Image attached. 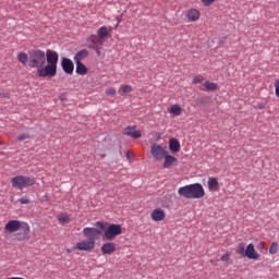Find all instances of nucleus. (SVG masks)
Masks as SVG:
<instances>
[{"label": "nucleus", "instance_id": "nucleus-13", "mask_svg": "<svg viewBox=\"0 0 279 279\" xmlns=\"http://www.w3.org/2000/svg\"><path fill=\"white\" fill-rule=\"evenodd\" d=\"M167 214L162 208H156L150 213V219L153 221H165Z\"/></svg>", "mask_w": 279, "mask_h": 279}, {"label": "nucleus", "instance_id": "nucleus-1", "mask_svg": "<svg viewBox=\"0 0 279 279\" xmlns=\"http://www.w3.org/2000/svg\"><path fill=\"white\" fill-rule=\"evenodd\" d=\"M60 57L57 51L51 49L46 50L47 65L44 70H39V77H56L58 74V61Z\"/></svg>", "mask_w": 279, "mask_h": 279}, {"label": "nucleus", "instance_id": "nucleus-8", "mask_svg": "<svg viewBox=\"0 0 279 279\" xmlns=\"http://www.w3.org/2000/svg\"><path fill=\"white\" fill-rule=\"evenodd\" d=\"M150 154L153 158H155V160H163L168 153H167V148L158 144H153L150 146Z\"/></svg>", "mask_w": 279, "mask_h": 279}, {"label": "nucleus", "instance_id": "nucleus-19", "mask_svg": "<svg viewBox=\"0 0 279 279\" xmlns=\"http://www.w3.org/2000/svg\"><path fill=\"white\" fill-rule=\"evenodd\" d=\"M89 41L93 43L94 46L90 47V49H95L97 53H99V50L95 47V45L101 46L104 45V39L99 37L98 35H90Z\"/></svg>", "mask_w": 279, "mask_h": 279}, {"label": "nucleus", "instance_id": "nucleus-33", "mask_svg": "<svg viewBox=\"0 0 279 279\" xmlns=\"http://www.w3.org/2000/svg\"><path fill=\"white\" fill-rule=\"evenodd\" d=\"M230 256H232V254L228 252L220 257V260H222V263H230Z\"/></svg>", "mask_w": 279, "mask_h": 279}, {"label": "nucleus", "instance_id": "nucleus-36", "mask_svg": "<svg viewBox=\"0 0 279 279\" xmlns=\"http://www.w3.org/2000/svg\"><path fill=\"white\" fill-rule=\"evenodd\" d=\"M275 95L279 98V78L275 81Z\"/></svg>", "mask_w": 279, "mask_h": 279}, {"label": "nucleus", "instance_id": "nucleus-15", "mask_svg": "<svg viewBox=\"0 0 279 279\" xmlns=\"http://www.w3.org/2000/svg\"><path fill=\"white\" fill-rule=\"evenodd\" d=\"M163 169H171V167H178V158L167 154L165 157Z\"/></svg>", "mask_w": 279, "mask_h": 279}, {"label": "nucleus", "instance_id": "nucleus-22", "mask_svg": "<svg viewBox=\"0 0 279 279\" xmlns=\"http://www.w3.org/2000/svg\"><path fill=\"white\" fill-rule=\"evenodd\" d=\"M76 73L77 75H86L88 73V68L82 62H76Z\"/></svg>", "mask_w": 279, "mask_h": 279}, {"label": "nucleus", "instance_id": "nucleus-10", "mask_svg": "<svg viewBox=\"0 0 279 279\" xmlns=\"http://www.w3.org/2000/svg\"><path fill=\"white\" fill-rule=\"evenodd\" d=\"M23 226V222L20 220H10L5 227L4 230L5 232H10V234H14V232H19Z\"/></svg>", "mask_w": 279, "mask_h": 279}, {"label": "nucleus", "instance_id": "nucleus-39", "mask_svg": "<svg viewBox=\"0 0 279 279\" xmlns=\"http://www.w3.org/2000/svg\"><path fill=\"white\" fill-rule=\"evenodd\" d=\"M210 263H211V265H215V262H214V259H210Z\"/></svg>", "mask_w": 279, "mask_h": 279}, {"label": "nucleus", "instance_id": "nucleus-37", "mask_svg": "<svg viewBox=\"0 0 279 279\" xmlns=\"http://www.w3.org/2000/svg\"><path fill=\"white\" fill-rule=\"evenodd\" d=\"M29 138V134L24 133L17 137V141H27Z\"/></svg>", "mask_w": 279, "mask_h": 279}, {"label": "nucleus", "instance_id": "nucleus-26", "mask_svg": "<svg viewBox=\"0 0 279 279\" xmlns=\"http://www.w3.org/2000/svg\"><path fill=\"white\" fill-rule=\"evenodd\" d=\"M204 87H205V90H219V85L210 81L205 82Z\"/></svg>", "mask_w": 279, "mask_h": 279}, {"label": "nucleus", "instance_id": "nucleus-24", "mask_svg": "<svg viewBox=\"0 0 279 279\" xmlns=\"http://www.w3.org/2000/svg\"><path fill=\"white\" fill-rule=\"evenodd\" d=\"M108 34H110V29H108L107 26H101L97 31V36L104 40V38H107Z\"/></svg>", "mask_w": 279, "mask_h": 279}, {"label": "nucleus", "instance_id": "nucleus-29", "mask_svg": "<svg viewBox=\"0 0 279 279\" xmlns=\"http://www.w3.org/2000/svg\"><path fill=\"white\" fill-rule=\"evenodd\" d=\"M236 253L241 256H245V243H240L238 245Z\"/></svg>", "mask_w": 279, "mask_h": 279}, {"label": "nucleus", "instance_id": "nucleus-34", "mask_svg": "<svg viewBox=\"0 0 279 279\" xmlns=\"http://www.w3.org/2000/svg\"><path fill=\"white\" fill-rule=\"evenodd\" d=\"M203 5H205V8H208L210 5H213V3H215V1L217 0H201Z\"/></svg>", "mask_w": 279, "mask_h": 279}, {"label": "nucleus", "instance_id": "nucleus-4", "mask_svg": "<svg viewBox=\"0 0 279 279\" xmlns=\"http://www.w3.org/2000/svg\"><path fill=\"white\" fill-rule=\"evenodd\" d=\"M95 227L96 228L87 227L83 229V235L85 236V239H87V241H92L94 245L95 242L100 239L104 230H106V225H104V222L101 221H97L95 223Z\"/></svg>", "mask_w": 279, "mask_h": 279}, {"label": "nucleus", "instance_id": "nucleus-23", "mask_svg": "<svg viewBox=\"0 0 279 279\" xmlns=\"http://www.w3.org/2000/svg\"><path fill=\"white\" fill-rule=\"evenodd\" d=\"M168 112L174 114V117H180V114H182V107H180V105H172Z\"/></svg>", "mask_w": 279, "mask_h": 279}, {"label": "nucleus", "instance_id": "nucleus-17", "mask_svg": "<svg viewBox=\"0 0 279 279\" xmlns=\"http://www.w3.org/2000/svg\"><path fill=\"white\" fill-rule=\"evenodd\" d=\"M207 186H208V191H210L211 193H215L219 191V181L217 180V178L211 177L207 181Z\"/></svg>", "mask_w": 279, "mask_h": 279}, {"label": "nucleus", "instance_id": "nucleus-9", "mask_svg": "<svg viewBox=\"0 0 279 279\" xmlns=\"http://www.w3.org/2000/svg\"><path fill=\"white\" fill-rule=\"evenodd\" d=\"M74 250H77L78 252H92L95 250V244L90 240H83L75 244Z\"/></svg>", "mask_w": 279, "mask_h": 279}, {"label": "nucleus", "instance_id": "nucleus-14", "mask_svg": "<svg viewBox=\"0 0 279 279\" xmlns=\"http://www.w3.org/2000/svg\"><path fill=\"white\" fill-rule=\"evenodd\" d=\"M185 16L190 23H195V21H199L202 13L197 9H190L187 10Z\"/></svg>", "mask_w": 279, "mask_h": 279}, {"label": "nucleus", "instance_id": "nucleus-12", "mask_svg": "<svg viewBox=\"0 0 279 279\" xmlns=\"http://www.w3.org/2000/svg\"><path fill=\"white\" fill-rule=\"evenodd\" d=\"M244 256H246V258H250L251 260H258L260 258V255L258 254V252H256V248L252 243L246 246Z\"/></svg>", "mask_w": 279, "mask_h": 279}, {"label": "nucleus", "instance_id": "nucleus-21", "mask_svg": "<svg viewBox=\"0 0 279 279\" xmlns=\"http://www.w3.org/2000/svg\"><path fill=\"white\" fill-rule=\"evenodd\" d=\"M169 149L170 151H174V153L180 151V142L177 138H171L169 141Z\"/></svg>", "mask_w": 279, "mask_h": 279}, {"label": "nucleus", "instance_id": "nucleus-11", "mask_svg": "<svg viewBox=\"0 0 279 279\" xmlns=\"http://www.w3.org/2000/svg\"><path fill=\"white\" fill-rule=\"evenodd\" d=\"M61 66L68 75H73V71L75 70V64H73V61L69 58H63L61 60Z\"/></svg>", "mask_w": 279, "mask_h": 279}, {"label": "nucleus", "instance_id": "nucleus-35", "mask_svg": "<svg viewBox=\"0 0 279 279\" xmlns=\"http://www.w3.org/2000/svg\"><path fill=\"white\" fill-rule=\"evenodd\" d=\"M126 159L129 160V162H134V153L128 150L126 151Z\"/></svg>", "mask_w": 279, "mask_h": 279}, {"label": "nucleus", "instance_id": "nucleus-32", "mask_svg": "<svg viewBox=\"0 0 279 279\" xmlns=\"http://www.w3.org/2000/svg\"><path fill=\"white\" fill-rule=\"evenodd\" d=\"M106 95H109L110 97H114L117 95V89L114 87H109L106 89Z\"/></svg>", "mask_w": 279, "mask_h": 279}, {"label": "nucleus", "instance_id": "nucleus-30", "mask_svg": "<svg viewBox=\"0 0 279 279\" xmlns=\"http://www.w3.org/2000/svg\"><path fill=\"white\" fill-rule=\"evenodd\" d=\"M269 254L274 255V254H278V243L272 242L269 248Z\"/></svg>", "mask_w": 279, "mask_h": 279}, {"label": "nucleus", "instance_id": "nucleus-28", "mask_svg": "<svg viewBox=\"0 0 279 279\" xmlns=\"http://www.w3.org/2000/svg\"><path fill=\"white\" fill-rule=\"evenodd\" d=\"M58 220L60 221V223H69V221H71V218L66 214H61L59 215Z\"/></svg>", "mask_w": 279, "mask_h": 279}, {"label": "nucleus", "instance_id": "nucleus-18", "mask_svg": "<svg viewBox=\"0 0 279 279\" xmlns=\"http://www.w3.org/2000/svg\"><path fill=\"white\" fill-rule=\"evenodd\" d=\"M125 136H131L132 138H141V131L136 130V126H128L124 131Z\"/></svg>", "mask_w": 279, "mask_h": 279}, {"label": "nucleus", "instance_id": "nucleus-20", "mask_svg": "<svg viewBox=\"0 0 279 279\" xmlns=\"http://www.w3.org/2000/svg\"><path fill=\"white\" fill-rule=\"evenodd\" d=\"M88 56V50L83 49L81 51H78L75 56H74V62H82V60H86V57Z\"/></svg>", "mask_w": 279, "mask_h": 279}, {"label": "nucleus", "instance_id": "nucleus-6", "mask_svg": "<svg viewBox=\"0 0 279 279\" xmlns=\"http://www.w3.org/2000/svg\"><path fill=\"white\" fill-rule=\"evenodd\" d=\"M123 233V228H121V225H114L111 223L108 226L107 229L104 230V238L107 241H114L119 236V234Z\"/></svg>", "mask_w": 279, "mask_h": 279}, {"label": "nucleus", "instance_id": "nucleus-7", "mask_svg": "<svg viewBox=\"0 0 279 279\" xmlns=\"http://www.w3.org/2000/svg\"><path fill=\"white\" fill-rule=\"evenodd\" d=\"M29 225L27 222H23L22 228H20V230L14 234V240L20 242L29 241Z\"/></svg>", "mask_w": 279, "mask_h": 279}, {"label": "nucleus", "instance_id": "nucleus-5", "mask_svg": "<svg viewBox=\"0 0 279 279\" xmlns=\"http://www.w3.org/2000/svg\"><path fill=\"white\" fill-rule=\"evenodd\" d=\"M11 184L13 189L23 191V189H27V186H34L36 184V180L34 177L16 175L11 179Z\"/></svg>", "mask_w": 279, "mask_h": 279}, {"label": "nucleus", "instance_id": "nucleus-38", "mask_svg": "<svg viewBox=\"0 0 279 279\" xmlns=\"http://www.w3.org/2000/svg\"><path fill=\"white\" fill-rule=\"evenodd\" d=\"M20 203L21 204H29V197L24 196V197L20 198Z\"/></svg>", "mask_w": 279, "mask_h": 279}, {"label": "nucleus", "instance_id": "nucleus-3", "mask_svg": "<svg viewBox=\"0 0 279 279\" xmlns=\"http://www.w3.org/2000/svg\"><path fill=\"white\" fill-rule=\"evenodd\" d=\"M45 64H47L45 51L40 49L28 51V66H31V69H37L38 77H40V71L45 70Z\"/></svg>", "mask_w": 279, "mask_h": 279}, {"label": "nucleus", "instance_id": "nucleus-31", "mask_svg": "<svg viewBox=\"0 0 279 279\" xmlns=\"http://www.w3.org/2000/svg\"><path fill=\"white\" fill-rule=\"evenodd\" d=\"M204 76H202V75H196V76H194L193 77V84H202L203 82H204Z\"/></svg>", "mask_w": 279, "mask_h": 279}, {"label": "nucleus", "instance_id": "nucleus-25", "mask_svg": "<svg viewBox=\"0 0 279 279\" xmlns=\"http://www.w3.org/2000/svg\"><path fill=\"white\" fill-rule=\"evenodd\" d=\"M17 60L21 62V64H29V53L20 52L17 54Z\"/></svg>", "mask_w": 279, "mask_h": 279}, {"label": "nucleus", "instance_id": "nucleus-40", "mask_svg": "<svg viewBox=\"0 0 279 279\" xmlns=\"http://www.w3.org/2000/svg\"><path fill=\"white\" fill-rule=\"evenodd\" d=\"M0 145H3V142L0 141Z\"/></svg>", "mask_w": 279, "mask_h": 279}, {"label": "nucleus", "instance_id": "nucleus-2", "mask_svg": "<svg viewBox=\"0 0 279 279\" xmlns=\"http://www.w3.org/2000/svg\"><path fill=\"white\" fill-rule=\"evenodd\" d=\"M178 193L180 197H185V199H202L206 195L202 183L184 185L178 190Z\"/></svg>", "mask_w": 279, "mask_h": 279}, {"label": "nucleus", "instance_id": "nucleus-16", "mask_svg": "<svg viewBox=\"0 0 279 279\" xmlns=\"http://www.w3.org/2000/svg\"><path fill=\"white\" fill-rule=\"evenodd\" d=\"M114 252H117V244L112 243V242H107L105 244H102L101 246V253L104 255H111L114 254Z\"/></svg>", "mask_w": 279, "mask_h": 279}, {"label": "nucleus", "instance_id": "nucleus-27", "mask_svg": "<svg viewBox=\"0 0 279 279\" xmlns=\"http://www.w3.org/2000/svg\"><path fill=\"white\" fill-rule=\"evenodd\" d=\"M119 95H129V93H132V87L131 85H122L119 90Z\"/></svg>", "mask_w": 279, "mask_h": 279}]
</instances>
